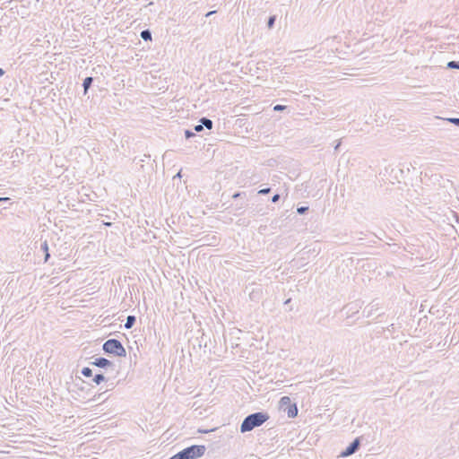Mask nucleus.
Instances as JSON below:
<instances>
[{
    "mask_svg": "<svg viewBox=\"0 0 459 459\" xmlns=\"http://www.w3.org/2000/svg\"><path fill=\"white\" fill-rule=\"evenodd\" d=\"M269 415L264 411H257L247 415L240 425L241 433L253 430L256 427L262 426L267 420Z\"/></svg>",
    "mask_w": 459,
    "mask_h": 459,
    "instance_id": "obj_1",
    "label": "nucleus"
},
{
    "mask_svg": "<svg viewBox=\"0 0 459 459\" xmlns=\"http://www.w3.org/2000/svg\"><path fill=\"white\" fill-rule=\"evenodd\" d=\"M205 451V446L193 445L184 448L169 459H196L202 457Z\"/></svg>",
    "mask_w": 459,
    "mask_h": 459,
    "instance_id": "obj_2",
    "label": "nucleus"
},
{
    "mask_svg": "<svg viewBox=\"0 0 459 459\" xmlns=\"http://www.w3.org/2000/svg\"><path fill=\"white\" fill-rule=\"evenodd\" d=\"M105 353L113 354L117 357H126V351L120 341L117 339L107 340L102 346Z\"/></svg>",
    "mask_w": 459,
    "mask_h": 459,
    "instance_id": "obj_3",
    "label": "nucleus"
},
{
    "mask_svg": "<svg viewBox=\"0 0 459 459\" xmlns=\"http://www.w3.org/2000/svg\"><path fill=\"white\" fill-rule=\"evenodd\" d=\"M360 446L359 437H356L341 454V457H347L355 454Z\"/></svg>",
    "mask_w": 459,
    "mask_h": 459,
    "instance_id": "obj_4",
    "label": "nucleus"
},
{
    "mask_svg": "<svg viewBox=\"0 0 459 459\" xmlns=\"http://www.w3.org/2000/svg\"><path fill=\"white\" fill-rule=\"evenodd\" d=\"M91 365L96 366L100 368H106V369L108 368H111L112 369H114V367H115V365L112 361H110L109 359L103 358V357L96 358L94 359V361L91 362Z\"/></svg>",
    "mask_w": 459,
    "mask_h": 459,
    "instance_id": "obj_5",
    "label": "nucleus"
},
{
    "mask_svg": "<svg viewBox=\"0 0 459 459\" xmlns=\"http://www.w3.org/2000/svg\"><path fill=\"white\" fill-rule=\"evenodd\" d=\"M379 310V302L373 300L363 310V315L366 317L374 316Z\"/></svg>",
    "mask_w": 459,
    "mask_h": 459,
    "instance_id": "obj_6",
    "label": "nucleus"
},
{
    "mask_svg": "<svg viewBox=\"0 0 459 459\" xmlns=\"http://www.w3.org/2000/svg\"><path fill=\"white\" fill-rule=\"evenodd\" d=\"M360 307H361L360 302L355 301V302H351V303H349L348 305H346L343 307V309L346 310L347 314H349V313L355 314V313L359 312Z\"/></svg>",
    "mask_w": 459,
    "mask_h": 459,
    "instance_id": "obj_7",
    "label": "nucleus"
},
{
    "mask_svg": "<svg viewBox=\"0 0 459 459\" xmlns=\"http://www.w3.org/2000/svg\"><path fill=\"white\" fill-rule=\"evenodd\" d=\"M40 248L44 252V262L47 263L50 257V254L48 251V244L47 240L41 243Z\"/></svg>",
    "mask_w": 459,
    "mask_h": 459,
    "instance_id": "obj_8",
    "label": "nucleus"
},
{
    "mask_svg": "<svg viewBox=\"0 0 459 459\" xmlns=\"http://www.w3.org/2000/svg\"><path fill=\"white\" fill-rule=\"evenodd\" d=\"M199 123L200 125H203V127H206L207 129H212V126H213V122L208 118V117H202L200 120H199Z\"/></svg>",
    "mask_w": 459,
    "mask_h": 459,
    "instance_id": "obj_9",
    "label": "nucleus"
},
{
    "mask_svg": "<svg viewBox=\"0 0 459 459\" xmlns=\"http://www.w3.org/2000/svg\"><path fill=\"white\" fill-rule=\"evenodd\" d=\"M93 82V78L89 76V77H86L84 80H83V82H82V87H83V90H84V94L87 93L88 90L91 88V84Z\"/></svg>",
    "mask_w": 459,
    "mask_h": 459,
    "instance_id": "obj_10",
    "label": "nucleus"
},
{
    "mask_svg": "<svg viewBox=\"0 0 459 459\" xmlns=\"http://www.w3.org/2000/svg\"><path fill=\"white\" fill-rule=\"evenodd\" d=\"M136 317L134 316H128L125 323L126 329H131L135 324Z\"/></svg>",
    "mask_w": 459,
    "mask_h": 459,
    "instance_id": "obj_11",
    "label": "nucleus"
},
{
    "mask_svg": "<svg viewBox=\"0 0 459 459\" xmlns=\"http://www.w3.org/2000/svg\"><path fill=\"white\" fill-rule=\"evenodd\" d=\"M287 413H288V416L290 418H295L298 415V407H297V405L295 403L290 405L288 407Z\"/></svg>",
    "mask_w": 459,
    "mask_h": 459,
    "instance_id": "obj_12",
    "label": "nucleus"
},
{
    "mask_svg": "<svg viewBox=\"0 0 459 459\" xmlns=\"http://www.w3.org/2000/svg\"><path fill=\"white\" fill-rule=\"evenodd\" d=\"M141 38L144 40V41H148V40H152V32L150 30L146 29V30H143L142 32H141Z\"/></svg>",
    "mask_w": 459,
    "mask_h": 459,
    "instance_id": "obj_13",
    "label": "nucleus"
},
{
    "mask_svg": "<svg viewBox=\"0 0 459 459\" xmlns=\"http://www.w3.org/2000/svg\"><path fill=\"white\" fill-rule=\"evenodd\" d=\"M93 382L96 384V385H100V383H102L103 381L106 380V377L103 374L100 373V374H96L94 377H93Z\"/></svg>",
    "mask_w": 459,
    "mask_h": 459,
    "instance_id": "obj_14",
    "label": "nucleus"
},
{
    "mask_svg": "<svg viewBox=\"0 0 459 459\" xmlns=\"http://www.w3.org/2000/svg\"><path fill=\"white\" fill-rule=\"evenodd\" d=\"M446 68L448 69H459V61H449L447 64H446Z\"/></svg>",
    "mask_w": 459,
    "mask_h": 459,
    "instance_id": "obj_15",
    "label": "nucleus"
},
{
    "mask_svg": "<svg viewBox=\"0 0 459 459\" xmlns=\"http://www.w3.org/2000/svg\"><path fill=\"white\" fill-rule=\"evenodd\" d=\"M82 375L85 377H91L92 376V370L91 368L85 367L81 371Z\"/></svg>",
    "mask_w": 459,
    "mask_h": 459,
    "instance_id": "obj_16",
    "label": "nucleus"
},
{
    "mask_svg": "<svg viewBox=\"0 0 459 459\" xmlns=\"http://www.w3.org/2000/svg\"><path fill=\"white\" fill-rule=\"evenodd\" d=\"M280 404H281V406L291 405L290 397H288V396L281 397L280 400Z\"/></svg>",
    "mask_w": 459,
    "mask_h": 459,
    "instance_id": "obj_17",
    "label": "nucleus"
},
{
    "mask_svg": "<svg viewBox=\"0 0 459 459\" xmlns=\"http://www.w3.org/2000/svg\"><path fill=\"white\" fill-rule=\"evenodd\" d=\"M275 16H270L267 21V26L269 29L273 28L275 22Z\"/></svg>",
    "mask_w": 459,
    "mask_h": 459,
    "instance_id": "obj_18",
    "label": "nucleus"
},
{
    "mask_svg": "<svg viewBox=\"0 0 459 459\" xmlns=\"http://www.w3.org/2000/svg\"><path fill=\"white\" fill-rule=\"evenodd\" d=\"M446 121L454 124L455 126H459V118L458 117H449L446 118Z\"/></svg>",
    "mask_w": 459,
    "mask_h": 459,
    "instance_id": "obj_19",
    "label": "nucleus"
},
{
    "mask_svg": "<svg viewBox=\"0 0 459 459\" xmlns=\"http://www.w3.org/2000/svg\"><path fill=\"white\" fill-rule=\"evenodd\" d=\"M308 211L307 206H299L297 208V212L299 214H305Z\"/></svg>",
    "mask_w": 459,
    "mask_h": 459,
    "instance_id": "obj_20",
    "label": "nucleus"
},
{
    "mask_svg": "<svg viewBox=\"0 0 459 459\" xmlns=\"http://www.w3.org/2000/svg\"><path fill=\"white\" fill-rule=\"evenodd\" d=\"M185 136L186 139H189L191 137L195 136V134L194 132H192L191 130L186 129V130H185Z\"/></svg>",
    "mask_w": 459,
    "mask_h": 459,
    "instance_id": "obj_21",
    "label": "nucleus"
},
{
    "mask_svg": "<svg viewBox=\"0 0 459 459\" xmlns=\"http://www.w3.org/2000/svg\"><path fill=\"white\" fill-rule=\"evenodd\" d=\"M271 192V188L270 187H266V188H262L258 191V194L259 195H267Z\"/></svg>",
    "mask_w": 459,
    "mask_h": 459,
    "instance_id": "obj_22",
    "label": "nucleus"
},
{
    "mask_svg": "<svg viewBox=\"0 0 459 459\" xmlns=\"http://www.w3.org/2000/svg\"><path fill=\"white\" fill-rule=\"evenodd\" d=\"M286 108V106H283V105H275L274 108H273V110L274 111H282Z\"/></svg>",
    "mask_w": 459,
    "mask_h": 459,
    "instance_id": "obj_23",
    "label": "nucleus"
},
{
    "mask_svg": "<svg viewBox=\"0 0 459 459\" xmlns=\"http://www.w3.org/2000/svg\"><path fill=\"white\" fill-rule=\"evenodd\" d=\"M105 394H106V392H103L97 395H94V397L92 398V401H99V400L102 399V395H104Z\"/></svg>",
    "mask_w": 459,
    "mask_h": 459,
    "instance_id": "obj_24",
    "label": "nucleus"
},
{
    "mask_svg": "<svg viewBox=\"0 0 459 459\" xmlns=\"http://www.w3.org/2000/svg\"><path fill=\"white\" fill-rule=\"evenodd\" d=\"M194 130H195V132H201V131H203V130H204L203 125H200V123H199L198 125L195 126Z\"/></svg>",
    "mask_w": 459,
    "mask_h": 459,
    "instance_id": "obj_25",
    "label": "nucleus"
},
{
    "mask_svg": "<svg viewBox=\"0 0 459 459\" xmlns=\"http://www.w3.org/2000/svg\"><path fill=\"white\" fill-rule=\"evenodd\" d=\"M280 195L279 194H275L273 197H272V202L273 203H277L279 200H280Z\"/></svg>",
    "mask_w": 459,
    "mask_h": 459,
    "instance_id": "obj_26",
    "label": "nucleus"
},
{
    "mask_svg": "<svg viewBox=\"0 0 459 459\" xmlns=\"http://www.w3.org/2000/svg\"><path fill=\"white\" fill-rule=\"evenodd\" d=\"M341 146V141H338L334 146V151H337L339 147Z\"/></svg>",
    "mask_w": 459,
    "mask_h": 459,
    "instance_id": "obj_27",
    "label": "nucleus"
},
{
    "mask_svg": "<svg viewBox=\"0 0 459 459\" xmlns=\"http://www.w3.org/2000/svg\"><path fill=\"white\" fill-rule=\"evenodd\" d=\"M9 200L8 197H0V203L1 202H7Z\"/></svg>",
    "mask_w": 459,
    "mask_h": 459,
    "instance_id": "obj_28",
    "label": "nucleus"
},
{
    "mask_svg": "<svg viewBox=\"0 0 459 459\" xmlns=\"http://www.w3.org/2000/svg\"><path fill=\"white\" fill-rule=\"evenodd\" d=\"M211 431H213V429L199 430V432H201V433H208Z\"/></svg>",
    "mask_w": 459,
    "mask_h": 459,
    "instance_id": "obj_29",
    "label": "nucleus"
},
{
    "mask_svg": "<svg viewBox=\"0 0 459 459\" xmlns=\"http://www.w3.org/2000/svg\"><path fill=\"white\" fill-rule=\"evenodd\" d=\"M239 195H240V193H235L233 195V198H238Z\"/></svg>",
    "mask_w": 459,
    "mask_h": 459,
    "instance_id": "obj_30",
    "label": "nucleus"
},
{
    "mask_svg": "<svg viewBox=\"0 0 459 459\" xmlns=\"http://www.w3.org/2000/svg\"><path fill=\"white\" fill-rule=\"evenodd\" d=\"M215 12L214 11H212V12H209L206 16H212V13H214Z\"/></svg>",
    "mask_w": 459,
    "mask_h": 459,
    "instance_id": "obj_31",
    "label": "nucleus"
},
{
    "mask_svg": "<svg viewBox=\"0 0 459 459\" xmlns=\"http://www.w3.org/2000/svg\"><path fill=\"white\" fill-rule=\"evenodd\" d=\"M290 301H291V299H288L284 302V304H285V305H288V304H290Z\"/></svg>",
    "mask_w": 459,
    "mask_h": 459,
    "instance_id": "obj_32",
    "label": "nucleus"
},
{
    "mask_svg": "<svg viewBox=\"0 0 459 459\" xmlns=\"http://www.w3.org/2000/svg\"><path fill=\"white\" fill-rule=\"evenodd\" d=\"M4 74V71L2 68H0V77L3 76Z\"/></svg>",
    "mask_w": 459,
    "mask_h": 459,
    "instance_id": "obj_33",
    "label": "nucleus"
},
{
    "mask_svg": "<svg viewBox=\"0 0 459 459\" xmlns=\"http://www.w3.org/2000/svg\"><path fill=\"white\" fill-rule=\"evenodd\" d=\"M176 177L180 178V177H181V172L179 171V172L176 175Z\"/></svg>",
    "mask_w": 459,
    "mask_h": 459,
    "instance_id": "obj_34",
    "label": "nucleus"
}]
</instances>
